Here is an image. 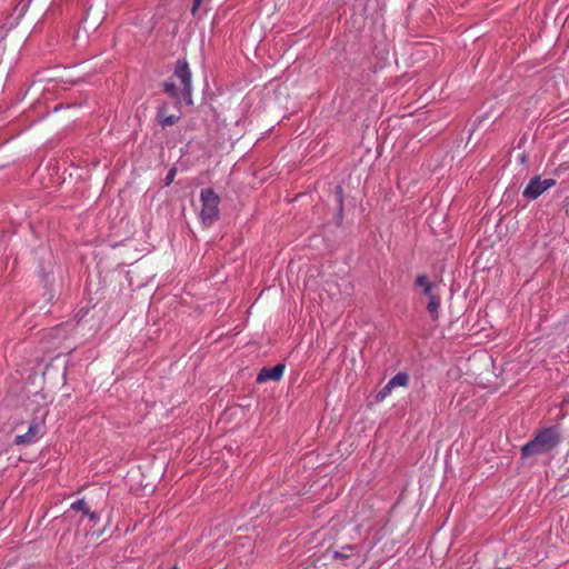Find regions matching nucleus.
Masks as SVG:
<instances>
[{"mask_svg":"<svg viewBox=\"0 0 569 569\" xmlns=\"http://www.w3.org/2000/svg\"><path fill=\"white\" fill-rule=\"evenodd\" d=\"M200 219L204 226L209 227L219 218L220 198L213 189L206 188L200 192Z\"/></svg>","mask_w":569,"mask_h":569,"instance_id":"3","label":"nucleus"},{"mask_svg":"<svg viewBox=\"0 0 569 569\" xmlns=\"http://www.w3.org/2000/svg\"><path fill=\"white\" fill-rule=\"evenodd\" d=\"M171 569H178V567L177 566H172Z\"/></svg>","mask_w":569,"mask_h":569,"instance_id":"16","label":"nucleus"},{"mask_svg":"<svg viewBox=\"0 0 569 569\" xmlns=\"http://www.w3.org/2000/svg\"><path fill=\"white\" fill-rule=\"evenodd\" d=\"M71 509L82 512L93 523L98 522L100 519L99 513L97 511L91 510V506L89 505V502L86 499H79L76 502H73L71 505Z\"/></svg>","mask_w":569,"mask_h":569,"instance_id":"9","label":"nucleus"},{"mask_svg":"<svg viewBox=\"0 0 569 569\" xmlns=\"http://www.w3.org/2000/svg\"><path fill=\"white\" fill-rule=\"evenodd\" d=\"M169 104L167 102L161 103L157 108L156 121L162 128L172 127L180 120V113H169Z\"/></svg>","mask_w":569,"mask_h":569,"instance_id":"7","label":"nucleus"},{"mask_svg":"<svg viewBox=\"0 0 569 569\" xmlns=\"http://www.w3.org/2000/svg\"><path fill=\"white\" fill-rule=\"evenodd\" d=\"M163 90L177 100V108L181 100L192 104L191 72L186 60L177 61L173 77L163 83Z\"/></svg>","mask_w":569,"mask_h":569,"instance_id":"1","label":"nucleus"},{"mask_svg":"<svg viewBox=\"0 0 569 569\" xmlns=\"http://www.w3.org/2000/svg\"><path fill=\"white\" fill-rule=\"evenodd\" d=\"M203 0H193V4H192V8H191V13L193 16H196L197 11L199 10L201 3H202Z\"/></svg>","mask_w":569,"mask_h":569,"instance_id":"14","label":"nucleus"},{"mask_svg":"<svg viewBox=\"0 0 569 569\" xmlns=\"http://www.w3.org/2000/svg\"><path fill=\"white\" fill-rule=\"evenodd\" d=\"M176 172H177V171H176V169H174V168H172V169L168 172V174H167V177H166V184H167V186H169V184L173 181L174 176H176Z\"/></svg>","mask_w":569,"mask_h":569,"instance_id":"13","label":"nucleus"},{"mask_svg":"<svg viewBox=\"0 0 569 569\" xmlns=\"http://www.w3.org/2000/svg\"><path fill=\"white\" fill-rule=\"evenodd\" d=\"M555 184H556V180H553V179L541 180L539 177H536L530 180L528 186L525 188L522 194H523V197H526L530 200H535L540 194H542L546 190H548L549 188H551Z\"/></svg>","mask_w":569,"mask_h":569,"instance_id":"5","label":"nucleus"},{"mask_svg":"<svg viewBox=\"0 0 569 569\" xmlns=\"http://www.w3.org/2000/svg\"><path fill=\"white\" fill-rule=\"evenodd\" d=\"M393 390L392 387H390V383L388 382L378 393L377 396V399L378 400H383L385 398H387L391 391Z\"/></svg>","mask_w":569,"mask_h":569,"instance_id":"12","label":"nucleus"},{"mask_svg":"<svg viewBox=\"0 0 569 569\" xmlns=\"http://www.w3.org/2000/svg\"><path fill=\"white\" fill-rule=\"evenodd\" d=\"M388 382L393 389L397 387H407L409 383V376L406 372H398Z\"/></svg>","mask_w":569,"mask_h":569,"instance_id":"10","label":"nucleus"},{"mask_svg":"<svg viewBox=\"0 0 569 569\" xmlns=\"http://www.w3.org/2000/svg\"><path fill=\"white\" fill-rule=\"evenodd\" d=\"M561 442L559 426L539 429L535 437L521 448L522 458L546 455L555 450Z\"/></svg>","mask_w":569,"mask_h":569,"instance_id":"2","label":"nucleus"},{"mask_svg":"<svg viewBox=\"0 0 569 569\" xmlns=\"http://www.w3.org/2000/svg\"><path fill=\"white\" fill-rule=\"evenodd\" d=\"M283 372H284V365L282 363H278L276 366H273L272 368H262L258 376H257V382L258 383H263V382H267V381H279L282 376H283Z\"/></svg>","mask_w":569,"mask_h":569,"instance_id":"8","label":"nucleus"},{"mask_svg":"<svg viewBox=\"0 0 569 569\" xmlns=\"http://www.w3.org/2000/svg\"><path fill=\"white\" fill-rule=\"evenodd\" d=\"M416 284L422 289L423 295L428 298L427 310L433 320L439 318V308L441 298L437 291V284L429 281L426 274H418Z\"/></svg>","mask_w":569,"mask_h":569,"instance_id":"4","label":"nucleus"},{"mask_svg":"<svg viewBox=\"0 0 569 569\" xmlns=\"http://www.w3.org/2000/svg\"><path fill=\"white\" fill-rule=\"evenodd\" d=\"M42 435V425L39 421H32L26 433L18 435L14 438V445L17 446H29L38 441Z\"/></svg>","mask_w":569,"mask_h":569,"instance_id":"6","label":"nucleus"},{"mask_svg":"<svg viewBox=\"0 0 569 569\" xmlns=\"http://www.w3.org/2000/svg\"><path fill=\"white\" fill-rule=\"evenodd\" d=\"M353 551L352 546H345L341 548V550H337L333 552V558L339 560H346L350 558L351 552Z\"/></svg>","mask_w":569,"mask_h":569,"instance_id":"11","label":"nucleus"},{"mask_svg":"<svg viewBox=\"0 0 569 569\" xmlns=\"http://www.w3.org/2000/svg\"><path fill=\"white\" fill-rule=\"evenodd\" d=\"M337 192L339 194V202L341 203L342 202V199H341V193H342L341 187L337 188Z\"/></svg>","mask_w":569,"mask_h":569,"instance_id":"15","label":"nucleus"}]
</instances>
